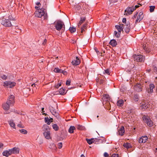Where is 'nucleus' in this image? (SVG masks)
<instances>
[{
	"label": "nucleus",
	"mask_w": 157,
	"mask_h": 157,
	"mask_svg": "<svg viewBox=\"0 0 157 157\" xmlns=\"http://www.w3.org/2000/svg\"><path fill=\"white\" fill-rule=\"evenodd\" d=\"M0 77L2 79L4 80H6L7 78V76L4 75H1Z\"/></svg>",
	"instance_id": "79ce46f5"
},
{
	"label": "nucleus",
	"mask_w": 157,
	"mask_h": 157,
	"mask_svg": "<svg viewBox=\"0 0 157 157\" xmlns=\"http://www.w3.org/2000/svg\"><path fill=\"white\" fill-rule=\"evenodd\" d=\"M111 157H119V156L118 154H114L112 155Z\"/></svg>",
	"instance_id": "3c124183"
},
{
	"label": "nucleus",
	"mask_w": 157,
	"mask_h": 157,
	"mask_svg": "<svg viewBox=\"0 0 157 157\" xmlns=\"http://www.w3.org/2000/svg\"><path fill=\"white\" fill-rule=\"evenodd\" d=\"M10 150L11 154H19V149L17 147H14Z\"/></svg>",
	"instance_id": "2eb2a0df"
},
{
	"label": "nucleus",
	"mask_w": 157,
	"mask_h": 157,
	"mask_svg": "<svg viewBox=\"0 0 157 157\" xmlns=\"http://www.w3.org/2000/svg\"><path fill=\"white\" fill-rule=\"evenodd\" d=\"M109 2L110 3H113L115 2L114 1H113V0H109Z\"/></svg>",
	"instance_id": "680f3d73"
},
{
	"label": "nucleus",
	"mask_w": 157,
	"mask_h": 157,
	"mask_svg": "<svg viewBox=\"0 0 157 157\" xmlns=\"http://www.w3.org/2000/svg\"><path fill=\"white\" fill-rule=\"evenodd\" d=\"M47 40L46 39H45L44 40V41L42 43V44H43V45H45L46 42H47Z\"/></svg>",
	"instance_id": "4d7b16f0"
},
{
	"label": "nucleus",
	"mask_w": 157,
	"mask_h": 157,
	"mask_svg": "<svg viewBox=\"0 0 157 157\" xmlns=\"http://www.w3.org/2000/svg\"><path fill=\"white\" fill-rule=\"evenodd\" d=\"M93 140L94 138H91V139H88L87 138L86 139V141L89 144H91L93 143Z\"/></svg>",
	"instance_id": "473e14b6"
},
{
	"label": "nucleus",
	"mask_w": 157,
	"mask_h": 157,
	"mask_svg": "<svg viewBox=\"0 0 157 157\" xmlns=\"http://www.w3.org/2000/svg\"><path fill=\"white\" fill-rule=\"evenodd\" d=\"M125 25L126 27L124 29L126 33H128L130 31L131 28L130 24L129 23H127Z\"/></svg>",
	"instance_id": "4be33fe9"
},
{
	"label": "nucleus",
	"mask_w": 157,
	"mask_h": 157,
	"mask_svg": "<svg viewBox=\"0 0 157 157\" xmlns=\"http://www.w3.org/2000/svg\"><path fill=\"white\" fill-rule=\"evenodd\" d=\"M80 157H85L84 155L82 154L80 156Z\"/></svg>",
	"instance_id": "774afa93"
},
{
	"label": "nucleus",
	"mask_w": 157,
	"mask_h": 157,
	"mask_svg": "<svg viewBox=\"0 0 157 157\" xmlns=\"http://www.w3.org/2000/svg\"><path fill=\"white\" fill-rule=\"evenodd\" d=\"M87 27V24L86 23L84 24L82 26L81 28V32L83 33L85 30L86 29Z\"/></svg>",
	"instance_id": "c756f323"
},
{
	"label": "nucleus",
	"mask_w": 157,
	"mask_h": 157,
	"mask_svg": "<svg viewBox=\"0 0 157 157\" xmlns=\"http://www.w3.org/2000/svg\"><path fill=\"white\" fill-rule=\"evenodd\" d=\"M138 94H135L133 97V99L135 101H137L139 100V98Z\"/></svg>",
	"instance_id": "72a5a7b5"
},
{
	"label": "nucleus",
	"mask_w": 157,
	"mask_h": 157,
	"mask_svg": "<svg viewBox=\"0 0 157 157\" xmlns=\"http://www.w3.org/2000/svg\"><path fill=\"white\" fill-rule=\"evenodd\" d=\"M109 44L113 47H115L117 44L116 40L114 39L111 40L109 42Z\"/></svg>",
	"instance_id": "5701e85b"
},
{
	"label": "nucleus",
	"mask_w": 157,
	"mask_h": 157,
	"mask_svg": "<svg viewBox=\"0 0 157 157\" xmlns=\"http://www.w3.org/2000/svg\"><path fill=\"white\" fill-rule=\"evenodd\" d=\"M42 129L44 132L50 131L49 126L47 124L44 125Z\"/></svg>",
	"instance_id": "a878e982"
},
{
	"label": "nucleus",
	"mask_w": 157,
	"mask_h": 157,
	"mask_svg": "<svg viewBox=\"0 0 157 157\" xmlns=\"http://www.w3.org/2000/svg\"><path fill=\"white\" fill-rule=\"evenodd\" d=\"M9 124L10 125V126L12 127L13 128L15 129V124L13 122V121L11 120L8 121Z\"/></svg>",
	"instance_id": "393cba45"
},
{
	"label": "nucleus",
	"mask_w": 157,
	"mask_h": 157,
	"mask_svg": "<svg viewBox=\"0 0 157 157\" xmlns=\"http://www.w3.org/2000/svg\"><path fill=\"white\" fill-rule=\"evenodd\" d=\"M49 108L50 112L52 113V115H53L56 117H57L58 116V113L56 111L55 109H54L52 106L49 107Z\"/></svg>",
	"instance_id": "9d476101"
},
{
	"label": "nucleus",
	"mask_w": 157,
	"mask_h": 157,
	"mask_svg": "<svg viewBox=\"0 0 157 157\" xmlns=\"http://www.w3.org/2000/svg\"><path fill=\"white\" fill-rule=\"evenodd\" d=\"M59 92L61 95H64L67 93L66 91V89L63 88H61L59 90Z\"/></svg>",
	"instance_id": "b1692460"
},
{
	"label": "nucleus",
	"mask_w": 157,
	"mask_h": 157,
	"mask_svg": "<svg viewBox=\"0 0 157 157\" xmlns=\"http://www.w3.org/2000/svg\"><path fill=\"white\" fill-rule=\"evenodd\" d=\"M101 79H100L99 78H97L96 79V80L97 82H99Z\"/></svg>",
	"instance_id": "bf43d9fd"
},
{
	"label": "nucleus",
	"mask_w": 157,
	"mask_h": 157,
	"mask_svg": "<svg viewBox=\"0 0 157 157\" xmlns=\"http://www.w3.org/2000/svg\"><path fill=\"white\" fill-rule=\"evenodd\" d=\"M2 155L3 156L7 157H8L9 155H11V153L10 152V150L9 149L8 150L4 151L2 152Z\"/></svg>",
	"instance_id": "aec40b11"
},
{
	"label": "nucleus",
	"mask_w": 157,
	"mask_h": 157,
	"mask_svg": "<svg viewBox=\"0 0 157 157\" xmlns=\"http://www.w3.org/2000/svg\"><path fill=\"white\" fill-rule=\"evenodd\" d=\"M104 157H109V155L107 152H105L104 154Z\"/></svg>",
	"instance_id": "864d4df0"
},
{
	"label": "nucleus",
	"mask_w": 157,
	"mask_h": 157,
	"mask_svg": "<svg viewBox=\"0 0 157 157\" xmlns=\"http://www.w3.org/2000/svg\"><path fill=\"white\" fill-rule=\"evenodd\" d=\"M144 17L143 15V13L142 12H140L139 13V15L137 16V19L135 22V24H136L138 22H140L142 20Z\"/></svg>",
	"instance_id": "ddd939ff"
},
{
	"label": "nucleus",
	"mask_w": 157,
	"mask_h": 157,
	"mask_svg": "<svg viewBox=\"0 0 157 157\" xmlns=\"http://www.w3.org/2000/svg\"><path fill=\"white\" fill-rule=\"evenodd\" d=\"M104 97H105V98H106L107 99H110V97L108 94H105L104 95Z\"/></svg>",
	"instance_id": "09e8293b"
},
{
	"label": "nucleus",
	"mask_w": 157,
	"mask_h": 157,
	"mask_svg": "<svg viewBox=\"0 0 157 157\" xmlns=\"http://www.w3.org/2000/svg\"><path fill=\"white\" fill-rule=\"evenodd\" d=\"M77 128L78 129L82 130L84 129V127L82 125H78L77 127Z\"/></svg>",
	"instance_id": "37998d69"
},
{
	"label": "nucleus",
	"mask_w": 157,
	"mask_h": 157,
	"mask_svg": "<svg viewBox=\"0 0 157 157\" xmlns=\"http://www.w3.org/2000/svg\"><path fill=\"white\" fill-rule=\"evenodd\" d=\"M124 101L123 100L121 99L118 100L117 102V105L120 107L122 106L124 104Z\"/></svg>",
	"instance_id": "bb28decb"
},
{
	"label": "nucleus",
	"mask_w": 157,
	"mask_h": 157,
	"mask_svg": "<svg viewBox=\"0 0 157 157\" xmlns=\"http://www.w3.org/2000/svg\"><path fill=\"white\" fill-rule=\"evenodd\" d=\"M75 129V128L74 126H70L68 130V132L71 133H72L74 132V131Z\"/></svg>",
	"instance_id": "7c9ffc66"
},
{
	"label": "nucleus",
	"mask_w": 157,
	"mask_h": 157,
	"mask_svg": "<svg viewBox=\"0 0 157 157\" xmlns=\"http://www.w3.org/2000/svg\"><path fill=\"white\" fill-rule=\"evenodd\" d=\"M80 63V60L78 57H76L75 59L73 60L71 63L74 66H77Z\"/></svg>",
	"instance_id": "dca6fc26"
},
{
	"label": "nucleus",
	"mask_w": 157,
	"mask_h": 157,
	"mask_svg": "<svg viewBox=\"0 0 157 157\" xmlns=\"http://www.w3.org/2000/svg\"><path fill=\"white\" fill-rule=\"evenodd\" d=\"M7 101H9L8 103L10 104V105H13L15 102L14 96L11 95L9 97Z\"/></svg>",
	"instance_id": "9b49d317"
},
{
	"label": "nucleus",
	"mask_w": 157,
	"mask_h": 157,
	"mask_svg": "<svg viewBox=\"0 0 157 157\" xmlns=\"http://www.w3.org/2000/svg\"><path fill=\"white\" fill-rule=\"evenodd\" d=\"M134 60L136 62H141L144 61L145 57L141 55H135L133 56Z\"/></svg>",
	"instance_id": "7ed1b4c3"
},
{
	"label": "nucleus",
	"mask_w": 157,
	"mask_h": 157,
	"mask_svg": "<svg viewBox=\"0 0 157 157\" xmlns=\"http://www.w3.org/2000/svg\"><path fill=\"white\" fill-rule=\"evenodd\" d=\"M121 33H119V32H117L116 31H114V34L115 37L117 38H119L120 36Z\"/></svg>",
	"instance_id": "c9c22d12"
},
{
	"label": "nucleus",
	"mask_w": 157,
	"mask_h": 157,
	"mask_svg": "<svg viewBox=\"0 0 157 157\" xmlns=\"http://www.w3.org/2000/svg\"><path fill=\"white\" fill-rule=\"evenodd\" d=\"M17 126L20 128H24V126L22 125L21 124H19L17 125Z\"/></svg>",
	"instance_id": "603ef678"
},
{
	"label": "nucleus",
	"mask_w": 157,
	"mask_h": 157,
	"mask_svg": "<svg viewBox=\"0 0 157 157\" xmlns=\"http://www.w3.org/2000/svg\"><path fill=\"white\" fill-rule=\"evenodd\" d=\"M86 19L85 17H81L80 21L78 24V27H79V26L85 21Z\"/></svg>",
	"instance_id": "cd10ccee"
},
{
	"label": "nucleus",
	"mask_w": 157,
	"mask_h": 157,
	"mask_svg": "<svg viewBox=\"0 0 157 157\" xmlns=\"http://www.w3.org/2000/svg\"><path fill=\"white\" fill-rule=\"evenodd\" d=\"M36 5L38 6V7H40L41 5V4L40 2H37L36 3Z\"/></svg>",
	"instance_id": "13d9d810"
},
{
	"label": "nucleus",
	"mask_w": 157,
	"mask_h": 157,
	"mask_svg": "<svg viewBox=\"0 0 157 157\" xmlns=\"http://www.w3.org/2000/svg\"><path fill=\"white\" fill-rule=\"evenodd\" d=\"M63 25L64 26L63 22L59 20L56 22L55 27L57 30L59 31L62 29Z\"/></svg>",
	"instance_id": "39448f33"
},
{
	"label": "nucleus",
	"mask_w": 157,
	"mask_h": 157,
	"mask_svg": "<svg viewBox=\"0 0 157 157\" xmlns=\"http://www.w3.org/2000/svg\"><path fill=\"white\" fill-rule=\"evenodd\" d=\"M155 88V85L153 84H151L149 85V88L147 91L148 93L151 94L153 92V89Z\"/></svg>",
	"instance_id": "a211bd4d"
},
{
	"label": "nucleus",
	"mask_w": 157,
	"mask_h": 157,
	"mask_svg": "<svg viewBox=\"0 0 157 157\" xmlns=\"http://www.w3.org/2000/svg\"><path fill=\"white\" fill-rule=\"evenodd\" d=\"M16 83L15 82L6 81L4 82L3 86H4L12 88L16 85Z\"/></svg>",
	"instance_id": "6e6552de"
},
{
	"label": "nucleus",
	"mask_w": 157,
	"mask_h": 157,
	"mask_svg": "<svg viewBox=\"0 0 157 157\" xmlns=\"http://www.w3.org/2000/svg\"><path fill=\"white\" fill-rule=\"evenodd\" d=\"M149 106V103L146 100H144L140 103V107L142 109H146Z\"/></svg>",
	"instance_id": "423d86ee"
},
{
	"label": "nucleus",
	"mask_w": 157,
	"mask_h": 157,
	"mask_svg": "<svg viewBox=\"0 0 157 157\" xmlns=\"http://www.w3.org/2000/svg\"><path fill=\"white\" fill-rule=\"evenodd\" d=\"M61 73H62L64 75H66L67 74V71H66L64 70H63L62 69H61Z\"/></svg>",
	"instance_id": "a18cd8bd"
},
{
	"label": "nucleus",
	"mask_w": 157,
	"mask_h": 157,
	"mask_svg": "<svg viewBox=\"0 0 157 157\" xmlns=\"http://www.w3.org/2000/svg\"><path fill=\"white\" fill-rule=\"evenodd\" d=\"M69 30L71 33H74L76 31V29L75 27H70L69 28Z\"/></svg>",
	"instance_id": "58836bf2"
},
{
	"label": "nucleus",
	"mask_w": 157,
	"mask_h": 157,
	"mask_svg": "<svg viewBox=\"0 0 157 157\" xmlns=\"http://www.w3.org/2000/svg\"><path fill=\"white\" fill-rule=\"evenodd\" d=\"M8 101H7L6 102L3 103L2 105L3 109L5 111L8 110L10 109V106L12 105L8 103Z\"/></svg>",
	"instance_id": "f8f14e48"
},
{
	"label": "nucleus",
	"mask_w": 157,
	"mask_h": 157,
	"mask_svg": "<svg viewBox=\"0 0 157 157\" xmlns=\"http://www.w3.org/2000/svg\"><path fill=\"white\" fill-rule=\"evenodd\" d=\"M143 86L140 83H137L134 86V90L137 92H140L142 91Z\"/></svg>",
	"instance_id": "1a4fd4ad"
},
{
	"label": "nucleus",
	"mask_w": 157,
	"mask_h": 157,
	"mask_svg": "<svg viewBox=\"0 0 157 157\" xmlns=\"http://www.w3.org/2000/svg\"><path fill=\"white\" fill-rule=\"evenodd\" d=\"M62 143H58V148L59 149H61L62 147Z\"/></svg>",
	"instance_id": "49530a36"
},
{
	"label": "nucleus",
	"mask_w": 157,
	"mask_h": 157,
	"mask_svg": "<svg viewBox=\"0 0 157 157\" xmlns=\"http://www.w3.org/2000/svg\"><path fill=\"white\" fill-rule=\"evenodd\" d=\"M45 137L47 139H49L50 138V131L44 132L43 133Z\"/></svg>",
	"instance_id": "412c9836"
},
{
	"label": "nucleus",
	"mask_w": 157,
	"mask_h": 157,
	"mask_svg": "<svg viewBox=\"0 0 157 157\" xmlns=\"http://www.w3.org/2000/svg\"><path fill=\"white\" fill-rule=\"evenodd\" d=\"M61 69H54L53 71L56 73H61Z\"/></svg>",
	"instance_id": "c03bdc74"
},
{
	"label": "nucleus",
	"mask_w": 157,
	"mask_h": 157,
	"mask_svg": "<svg viewBox=\"0 0 157 157\" xmlns=\"http://www.w3.org/2000/svg\"><path fill=\"white\" fill-rule=\"evenodd\" d=\"M155 8V6H150V11L151 12H153Z\"/></svg>",
	"instance_id": "a19ab883"
},
{
	"label": "nucleus",
	"mask_w": 157,
	"mask_h": 157,
	"mask_svg": "<svg viewBox=\"0 0 157 157\" xmlns=\"http://www.w3.org/2000/svg\"><path fill=\"white\" fill-rule=\"evenodd\" d=\"M1 24L6 27H10L12 26L10 21L8 19L5 18L2 19Z\"/></svg>",
	"instance_id": "20e7f679"
},
{
	"label": "nucleus",
	"mask_w": 157,
	"mask_h": 157,
	"mask_svg": "<svg viewBox=\"0 0 157 157\" xmlns=\"http://www.w3.org/2000/svg\"><path fill=\"white\" fill-rule=\"evenodd\" d=\"M148 137L146 136H142L139 140V143H144L147 140Z\"/></svg>",
	"instance_id": "4468645a"
},
{
	"label": "nucleus",
	"mask_w": 157,
	"mask_h": 157,
	"mask_svg": "<svg viewBox=\"0 0 157 157\" xmlns=\"http://www.w3.org/2000/svg\"><path fill=\"white\" fill-rule=\"evenodd\" d=\"M104 74H106L108 75H110L111 72L109 71V69H105L103 71Z\"/></svg>",
	"instance_id": "ea45409f"
},
{
	"label": "nucleus",
	"mask_w": 157,
	"mask_h": 157,
	"mask_svg": "<svg viewBox=\"0 0 157 157\" xmlns=\"http://www.w3.org/2000/svg\"><path fill=\"white\" fill-rule=\"evenodd\" d=\"M3 144L2 143H0V148L3 147Z\"/></svg>",
	"instance_id": "e2e57ef3"
},
{
	"label": "nucleus",
	"mask_w": 157,
	"mask_h": 157,
	"mask_svg": "<svg viewBox=\"0 0 157 157\" xmlns=\"http://www.w3.org/2000/svg\"><path fill=\"white\" fill-rule=\"evenodd\" d=\"M61 86L60 83H58L57 85H56L55 87L56 88H58L59 87Z\"/></svg>",
	"instance_id": "5fc2aeb1"
},
{
	"label": "nucleus",
	"mask_w": 157,
	"mask_h": 157,
	"mask_svg": "<svg viewBox=\"0 0 157 157\" xmlns=\"http://www.w3.org/2000/svg\"><path fill=\"white\" fill-rule=\"evenodd\" d=\"M19 132L20 133L24 134H26L27 133V130L23 129H20L19 130Z\"/></svg>",
	"instance_id": "4c0bfd02"
},
{
	"label": "nucleus",
	"mask_w": 157,
	"mask_h": 157,
	"mask_svg": "<svg viewBox=\"0 0 157 157\" xmlns=\"http://www.w3.org/2000/svg\"><path fill=\"white\" fill-rule=\"evenodd\" d=\"M44 121L45 122L47 123L48 125H49L51 122L52 121H51V119H49L48 117L44 118Z\"/></svg>",
	"instance_id": "2f4dec72"
},
{
	"label": "nucleus",
	"mask_w": 157,
	"mask_h": 157,
	"mask_svg": "<svg viewBox=\"0 0 157 157\" xmlns=\"http://www.w3.org/2000/svg\"><path fill=\"white\" fill-rule=\"evenodd\" d=\"M115 27L117 29L119 33H121V31L123 30L124 28V27L123 24H120L119 25H116Z\"/></svg>",
	"instance_id": "f3484780"
},
{
	"label": "nucleus",
	"mask_w": 157,
	"mask_h": 157,
	"mask_svg": "<svg viewBox=\"0 0 157 157\" xmlns=\"http://www.w3.org/2000/svg\"><path fill=\"white\" fill-rule=\"evenodd\" d=\"M135 10V8L134 6L128 7L125 10L124 15H128L132 13Z\"/></svg>",
	"instance_id": "0eeeda50"
},
{
	"label": "nucleus",
	"mask_w": 157,
	"mask_h": 157,
	"mask_svg": "<svg viewBox=\"0 0 157 157\" xmlns=\"http://www.w3.org/2000/svg\"><path fill=\"white\" fill-rule=\"evenodd\" d=\"M155 71H154V72H155L156 74H157V69H154Z\"/></svg>",
	"instance_id": "338daca9"
},
{
	"label": "nucleus",
	"mask_w": 157,
	"mask_h": 157,
	"mask_svg": "<svg viewBox=\"0 0 157 157\" xmlns=\"http://www.w3.org/2000/svg\"><path fill=\"white\" fill-rule=\"evenodd\" d=\"M144 50L146 51L147 52H149V51H148L147 50V48H146L145 47V48H144Z\"/></svg>",
	"instance_id": "052dcab7"
},
{
	"label": "nucleus",
	"mask_w": 157,
	"mask_h": 157,
	"mask_svg": "<svg viewBox=\"0 0 157 157\" xmlns=\"http://www.w3.org/2000/svg\"><path fill=\"white\" fill-rule=\"evenodd\" d=\"M124 126H122L120 129H119L118 132L119 135L123 136L124 133Z\"/></svg>",
	"instance_id": "6ab92c4d"
},
{
	"label": "nucleus",
	"mask_w": 157,
	"mask_h": 157,
	"mask_svg": "<svg viewBox=\"0 0 157 157\" xmlns=\"http://www.w3.org/2000/svg\"><path fill=\"white\" fill-rule=\"evenodd\" d=\"M123 146L124 147L126 148L127 149L132 147V146H131L130 144L128 143H124Z\"/></svg>",
	"instance_id": "c85d7f7f"
},
{
	"label": "nucleus",
	"mask_w": 157,
	"mask_h": 157,
	"mask_svg": "<svg viewBox=\"0 0 157 157\" xmlns=\"http://www.w3.org/2000/svg\"><path fill=\"white\" fill-rule=\"evenodd\" d=\"M35 16L38 17H42L44 20H47L48 16L45 9L42 7L39 9L38 10L35 12Z\"/></svg>",
	"instance_id": "f257e3e1"
},
{
	"label": "nucleus",
	"mask_w": 157,
	"mask_h": 157,
	"mask_svg": "<svg viewBox=\"0 0 157 157\" xmlns=\"http://www.w3.org/2000/svg\"><path fill=\"white\" fill-rule=\"evenodd\" d=\"M139 6L138 5H136V6H135L134 7H135V9H136V8H138V7H139Z\"/></svg>",
	"instance_id": "69168bd1"
},
{
	"label": "nucleus",
	"mask_w": 157,
	"mask_h": 157,
	"mask_svg": "<svg viewBox=\"0 0 157 157\" xmlns=\"http://www.w3.org/2000/svg\"><path fill=\"white\" fill-rule=\"evenodd\" d=\"M105 82V78L101 79L100 80L99 83L100 84H103Z\"/></svg>",
	"instance_id": "de8ad7c7"
},
{
	"label": "nucleus",
	"mask_w": 157,
	"mask_h": 157,
	"mask_svg": "<svg viewBox=\"0 0 157 157\" xmlns=\"http://www.w3.org/2000/svg\"><path fill=\"white\" fill-rule=\"evenodd\" d=\"M71 81L69 80H67L66 82V84L67 86H69L70 85Z\"/></svg>",
	"instance_id": "8fccbe9b"
},
{
	"label": "nucleus",
	"mask_w": 157,
	"mask_h": 157,
	"mask_svg": "<svg viewBox=\"0 0 157 157\" xmlns=\"http://www.w3.org/2000/svg\"><path fill=\"white\" fill-rule=\"evenodd\" d=\"M52 128L56 131L58 130L59 128L56 124H54L52 125Z\"/></svg>",
	"instance_id": "e433bc0d"
},
{
	"label": "nucleus",
	"mask_w": 157,
	"mask_h": 157,
	"mask_svg": "<svg viewBox=\"0 0 157 157\" xmlns=\"http://www.w3.org/2000/svg\"><path fill=\"white\" fill-rule=\"evenodd\" d=\"M101 140L100 139L97 138H94L93 143L96 144H98L100 142V141Z\"/></svg>",
	"instance_id": "f704fd0d"
},
{
	"label": "nucleus",
	"mask_w": 157,
	"mask_h": 157,
	"mask_svg": "<svg viewBox=\"0 0 157 157\" xmlns=\"http://www.w3.org/2000/svg\"><path fill=\"white\" fill-rule=\"evenodd\" d=\"M143 119L144 123L147 124L148 126L152 127L153 126V122L149 117L147 116L144 115L143 117Z\"/></svg>",
	"instance_id": "f03ea898"
},
{
	"label": "nucleus",
	"mask_w": 157,
	"mask_h": 157,
	"mask_svg": "<svg viewBox=\"0 0 157 157\" xmlns=\"http://www.w3.org/2000/svg\"><path fill=\"white\" fill-rule=\"evenodd\" d=\"M136 16H136V15H135V14H134V16H133V17L132 18H133V19H134V18H136Z\"/></svg>",
	"instance_id": "0e129e2a"
},
{
	"label": "nucleus",
	"mask_w": 157,
	"mask_h": 157,
	"mask_svg": "<svg viewBox=\"0 0 157 157\" xmlns=\"http://www.w3.org/2000/svg\"><path fill=\"white\" fill-rule=\"evenodd\" d=\"M126 20L125 18H123L122 19V22L124 23H126Z\"/></svg>",
	"instance_id": "6e6d98bb"
}]
</instances>
